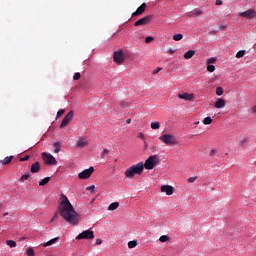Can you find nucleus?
<instances>
[{
	"label": "nucleus",
	"mask_w": 256,
	"mask_h": 256,
	"mask_svg": "<svg viewBox=\"0 0 256 256\" xmlns=\"http://www.w3.org/2000/svg\"><path fill=\"white\" fill-rule=\"evenodd\" d=\"M59 213L70 225H77L79 223V214H77L75 208H73V205L69 202V198L64 194H61Z\"/></svg>",
	"instance_id": "f257e3e1"
},
{
	"label": "nucleus",
	"mask_w": 256,
	"mask_h": 256,
	"mask_svg": "<svg viewBox=\"0 0 256 256\" xmlns=\"http://www.w3.org/2000/svg\"><path fill=\"white\" fill-rule=\"evenodd\" d=\"M143 171H144L143 162H139L135 165H132L125 171V177H127V179H133L135 175H142Z\"/></svg>",
	"instance_id": "f03ea898"
},
{
	"label": "nucleus",
	"mask_w": 256,
	"mask_h": 256,
	"mask_svg": "<svg viewBox=\"0 0 256 256\" xmlns=\"http://www.w3.org/2000/svg\"><path fill=\"white\" fill-rule=\"evenodd\" d=\"M159 165V157L157 155L150 156L145 163H143L144 169H155Z\"/></svg>",
	"instance_id": "7ed1b4c3"
},
{
	"label": "nucleus",
	"mask_w": 256,
	"mask_h": 256,
	"mask_svg": "<svg viewBox=\"0 0 256 256\" xmlns=\"http://www.w3.org/2000/svg\"><path fill=\"white\" fill-rule=\"evenodd\" d=\"M159 140L165 143V145H179V141H177V138L171 134H164L159 137Z\"/></svg>",
	"instance_id": "20e7f679"
},
{
	"label": "nucleus",
	"mask_w": 256,
	"mask_h": 256,
	"mask_svg": "<svg viewBox=\"0 0 256 256\" xmlns=\"http://www.w3.org/2000/svg\"><path fill=\"white\" fill-rule=\"evenodd\" d=\"M42 159L46 165H56L57 164V159H55L53 155H51L47 152L42 153Z\"/></svg>",
	"instance_id": "39448f33"
},
{
	"label": "nucleus",
	"mask_w": 256,
	"mask_h": 256,
	"mask_svg": "<svg viewBox=\"0 0 256 256\" xmlns=\"http://www.w3.org/2000/svg\"><path fill=\"white\" fill-rule=\"evenodd\" d=\"M76 239L78 241H80L81 239H95V234L93 232V230L91 229H88V230H85L83 231L82 233H80Z\"/></svg>",
	"instance_id": "423d86ee"
},
{
	"label": "nucleus",
	"mask_w": 256,
	"mask_h": 256,
	"mask_svg": "<svg viewBox=\"0 0 256 256\" xmlns=\"http://www.w3.org/2000/svg\"><path fill=\"white\" fill-rule=\"evenodd\" d=\"M153 19L152 15L145 16L143 18H140L138 21L134 23L135 27H141L143 25H149L151 23V20Z\"/></svg>",
	"instance_id": "0eeeda50"
},
{
	"label": "nucleus",
	"mask_w": 256,
	"mask_h": 256,
	"mask_svg": "<svg viewBox=\"0 0 256 256\" xmlns=\"http://www.w3.org/2000/svg\"><path fill=\"white\" fill-rule=\"evenodd\" d=\"M73 115V111H70L67 113V115H65L60 124V129H64V127H67V125H69L71 121H73Z\"/></svg>",
	"instance_id": "6e6552de"
},
{
	"label": "nucleus",
	"mask_w": 256,
	"mask_h": 256,
	"mask_svg": "<svg viewBox=\"0 0 256 256\" xmlns=\"http://www.w3.org/2000/svg\"><path fill=\"white\" fill-rule=\"evenodd\" d=\"M238 17H244L245 19H255L256 12L253 9H249L244 12H239Z\"/></svg>",
	"instance_id": "1a4fd4ad"
},
{
	"label": "nucleus",
	"mask_w": 256,
	"mask_h": 256,
	"mask_svg": "<svg viewBox=\"0 0 256 256\" xmlns=\"http://www.w3.org/2000/svg\"><path fill=\"white\" fill-rule=\"evenodd\" d=\"M95 171V168L90 167L88 169H85L84 171L80 172L78 174L79 179H89L91 175H93V172Z\"/></svg>",
	"instance_id": "9d476101"
},
{
	"label": "nucleus",
	"mask_w": 256,
	"mask_h": 256,
	"mask_svg": "<svg viewBox=\"0 0 256 256\" xmlns=\"http://www.w3.org/2000/svg\"><path fill=\"white\" fill-rule=\"evenodd\" d=\"M114 61L118 65H121V63L125 61V55L123 54V50H119L114 53Z\"/></svg>",
	"instance_id": "9b49d317"
},
{
	"label": "nucleus",
	"mask_w": 256,
	"mask_h": 256,
	"mask_svg": "<svg viewBox=\"0 0 256 256\" xmlns=\"http://www.w3.org/2000/svg\"><path fill=\"white\" fill-rule=\"evenodd\" d=\"M179 99H184V101H195V95L194 94H189V93H182L179 92L177 94Z\"/></svg>",
	"instance_id": "f8f14e48"
},
{
	"label": "nucleus",
	"mask_w": 256,
	"mask_h": 256,
	"mask_svg": "<svg viewBox=\"0 0 256 256\" xmlns=\"http://www.w3.org/2000/svg\"><path fill=\"white\" fill-rule=\"evenodd\" d=\"M145 9H147V4L142 3L141 6H139L136 11L132 13V17H137V15H143V13H145Z\"/></svg>",
	"instance_id": "ddd939ff"
},
{
	"label": "nucleus",
	"mask_w": 256,
	"mask_h": 256,
	"mask_svg": "<svg viewBox=\"0 0 256 256\" xmlns=\"http://www.w3.org/2000/svg\"><path fill=\"white\" fill-rule=\"evenodd\" d=\"M162 193H166V195H173V186L164 185L161 187Z\"/></svg>",
	"instance_id": "4468645a"
},
{
	"label": "nucleus",
	"mask_w": 256,
	"mask_h": 256,
	"mask_svg": "<svg viewBox=\"0 0 256 256\" xmlns=\"http://www.w3.org/2000/svg\"><path fill=\"white\" fill-rule=\"evenodd\" d=\"M41 171V164L39 162H35L31 165L30 173H39Z\"/></svg>",
	"instance_id": "2eb2a0df"
},
{
	"label": "nucleus",
	"mask_w": 256,
	"mask_h": 256,
	"mask_svg": "<svg viewBox=\"0 0 256 256\" xmlns=\"http://www.w3.org/2000/svg\"><path fill=\"white\" fill-rule=\"evenodd\" d=\"M214 107H215L216 109H223V107H225V100L222 99V98H219V99L215 102Z\"/></svg>",
	"instance_id": "dca6fc26"
},
{
	"label": "nucleus",
	"mask_w": 256,
	"mask_h": 256,
	"mask_svg": "<svg viewBox=\"0 0 256 256\" xmlns=\"http://www.w3.org/2000/svg\"><path fill=\"white\" fill-rule=\"evenodd\" d=\"M88 144L89 142L85 138H80L76 143L77 147H80V148L87 147Z\"/></svg>",
	"instance_id": "f3484780"
},
{
	"label": "nucleus",
	"mask_w": 256,
	"mask_h": 256,
	"mask_svg": "<svg viewBox=\"0 0 256 256\" xmlns=\"http://www.w3.org/2000/svg\"><path fill=\"white\" fill-rule=\"evenodd\" d=\"M59 241V237L53 238L49 240L48 242L43 244V247H50V245H53L54 243H57Z\"/></svg>",
	"instance_id": "a211bd4d"
},
{
	"label": "nucleus",
	"mask_w": 256,
	"mask_h": 256,
	"mask_svg": "<svg viewBox=\"0 0 256 256\" xmlns=\"http://www.w3.org/2000/svg\"><path fill=\"white\" fill-rule=\"evenodd\" d=\"M119 208V202H113L109 205L108 211H115Z\"/></svg>",
	"instance_id": "6ab92c4d"
},
{
	"label": "nucleus",
	"mask_w": 256,
	"mask_h": 256,
	"mask_svg": "<svg viewBox=\"0 0 256 256\" xmlns=\"http://www.w3.org/2000/svg\"><path fill=\"white\" fill-rule=\"evenodd\" d=\"M195 55V50H189L184 54V59H191Z\"/></svg>",
	"instance_id": "aec40b11"
},
{
	"label": "nucleus",
	"mask_w": 256,
	"mask_h": 256,
	"mask_svg": "<svg viewBox=\"0 0 256 256\" xmlns=\"http://www.w3.org/2000/svg\"><path fill=\"white\" fill-rule=\"evenodd\" d=\"M11 161H13V156H7L5 160H1L0 163H2V165H9Z\"/></svg>",
	"instance_id": "412c9836"
},
{
	"label": "nucleus",
	"mask_w": 256,
	"mask_h": 256,
	"mask_svg": "<svg viewBox=\"0 0 256 256\" xmlns=\"http://www.w3.org/2000/svg\"><path fill=\"white\" fill-rule=\"evenodd\" d=\"M49 181H51V177H45L39 182L40 187H45Z\"/></svg>",
	"instance_id": "4be33fe9"
},
{
	"label": "nucleus",
	"mask_w": 256,
	"mask_h": 256,
	"mask_svg": "<svg viewBox=\"0 0 256 256\" xmlns=\"http://www.w3.org/2000/svg\"><path fill=\"white\" fill-rule=\"evenodd\" d=\"M202 123L203 125H211V123H213V118H211L210 116H207L206 118L203 119Z\"/></svg>",
	"instance_id": "5701e85b"
},
{
	"label": "nucleus",
	"mask_w": 256,
	"mask_h": 256,
	"mask_svg": "<svg viewBox=\"0 0 256 256\" xmlns=\"http://www.w3.org/2000/svg\"><path fill=\"white\" fill-rule=\"evenodd\" d=\"M53 146L55 147L54 153H59V151H61V143L55 142Z\"/></svg>",
	"instance_id": "b1692460"
},
{
	"label": "nucleus",
	"mask_w": 256,
	"mask_h": 256,
	"mask_svg": "<svg viewBox=\"0 0 256 256\" xmlns=\"http://www.w3.org/2000/svg\"><path fill=\"white\" fill-rule=\"evenodd\" d=\"M128 247H129V249H135V247H137V241L132 240V241L128 242Z\"/></svg>",
	"instance_id": "393cba45"
},
{
	"label": "nucleus",
	"mask_w": 256,
	"mask_h": 256,
	"mask_svg": "<svg viewBox=\"0 0 256 256\" xmlns=\"http://www.w3.org/2000/svg\"><path fill=\"white\" fill-rule=\"evenodd\" d=\"M161 123L160 122H152L151 129H160Z\"/></svg>",
	"instance_id": "a878e982"
},
{
	"label": "nucleus",
	"mask_w": 256,
	"mask_h": 256,
	"mask_svg": "<svg viewBox=\"0 0 256 256\" xmlns=\"http://www.w3.org/2000/svg\"><path fill=\"white\" fill-rule=\"evenodd\" d=\"M181 39H183V34H181V33L175 34L173 36L174 41H181Z\"/></svg>",
	"instance_id": "bb28decb"
},
{
	"label": "nucleus",
	"mask_w": 256,
	"mask_h": 256,
	"mask_svg": "<svg viewBox=\"0 0 256 256\" xmlns=\"http://www.w3.org/2000/svg\"><path fill=\"white\" fill-rule=\"evenodd\" d=\"M192 17H199V15H203V12L200 10H195L192 14L190 13Z\"/></svg>",
	"instance_id": "cd10ccee"
},
{
	"label": "nucleus",
	"mask_w": 256,
	"mask_h": 256,
	"mask_svg": "<svg viewBox=\"0 0 256 256\" xmlns=\"http://www.w3.org/2000/svg\"><path fill=\"white\" fill-rule=\"evenodd\" d=\"M237 59H241V57H245V50H240L236 54Z\"/></svg>",
	"instance_id": "c85d7f7f"
},
{
	"label": "nucleus",
	"mask_w": 256,
	"mask_h": 256,
	"mask_svg": "<svg viewBox=\"0 0 256 256\" xmlns=\"http://www.w3.org/2000/svg\"><path fill=\"white\" fill-rule=\"evenodd\" d=\"M217 62V58L215 57H211L206 61L207 65H212V63H216Z\"/></svg>",
	"instance_id": "c756f323"
},
{
	"label": "nucleus",
	"mask_w": 256,
	"mask_h": 256,
	"mask_svg": "<svg viewBox=\"0 0 256 256\" xmlns=\"http://www.w3.org/2000/svg\"><path fill=\"white\" fill-rule=\"evenodd\" d=\"M159 241L161 243H166V241H169V236L167 235H162L160 238H159Z\"/></svg>",
	"instance_id": "7c9ffc66"
},
{
	"label": "nucleus",
	"mask_w": 256,
	"mask_h": 256,
	"mask_svg": "<svg viewBox=\"0 0 256 256\" xmlns=\"http://www.w3.org/2000/svg\"><path fill=\"white\" fill-rule=\"evenodd\" d=\"M6 243L9 245V247H17V242L14 240H7Z\"/></svg>",
	"instance_id": "2f4dec72"
},
{
	"label": "nucleus",
	"mask_w": 256,
	"mask_h": 256,
	"mask_svg": "<svg viewBox=\"0 0 256 256\" xmlns=\"http://www.w3.org/2000/svg\"><path fill=\"white\" fill-rule=\"evenodd\" d=\"M207 71L209 73H213L215 71V65H212V64H208L207 65Z\"/></svg>",
	"instance_id": "473e14b6"
},
{
	"label": "nucleus",
	"mask_w": 256,
	"mask_h": 256,
	"mask_svg": "<svg viewBox=\"0 0 256 256\" xmlns=\"http://www.w3.org/2000/svg\"><path fill=\"white\" fill-rule=\"evenodd\" d=\"M26 253H27V256H35V250H33L32 247L28 248Z\"/></svg>",
	"instance_id": "72a5a7b5"
},
{
	"label": "nucleus",
	"mask_w": 256,
	"mask_h": 256,
	"mask_svg": "<svg viewBox=\"0 0 256 256\" xmlns=\"http://www.w3.org/2000/svg\"><path fill=\"white\" fill-rule=\"evenodd\" d=\"M216 95H218L219 97H221V95H223V87L216 88Z\"/></svg>",
	"instance_id": "f704fd0d"
},
{
	"label": "nucleus",
	"mask_w": 256,
	"mask_h": 256,
	"mask_svg": "<svg viewBox=\"0 0 256 256\" xmlns=\"http://www.w3.org/2000/svg\"><path fill=\"white\" fill-rule=\"evenodd\" d=\"M87 191H90V193L93 195L95 194V185L88 186Z\"/></svg>",
	"instance_id": "c9c22d12"
},
{
	"label": "nucleus",
	"mask_w": 256,
	"mask_h": 256,
	"mask_svg": "<svg viewBox=\"0 0 256 256\" xmlns=\"http://www.w3.org/2000/svg\"><path fill=\"white\" fill-rule=\"evenodd\" d=\"M74 81H79L81 79V73L76 72L73 76Z\"/></svg>",
	"instance_id": "e433bc0d"
},
{
	"label": "nucleus",
	"mask_w": 256,
	"mask_h": 256,
	"mask_svg": "<svg viewBox=\"0 0 256 256\" xmlns=\"http://www.w3.org/2000/svg\"><path fill=\"white\" fill-rule=\"evenodd\" d=\"M152 41H155V38H153V36H147L145 38V43H152Z\"/></svg>",
	"instance_id": "4c0bfd02"
},
{
	"label": "nucleus",
	"mask_w": 256,
	"mask_h": 256,
	"mask_svg": "<svg viewBox=\"0 0 256 256\" xmlns=\"http://www.w3.org/2000/svg\"><path fill=\"white\" fill-rule=\"evenodd\" d=\"M29 177H30L29 174L22 175L20 178V182L23 183V181H27V179H29Z\"/></svg>",
	"instance_id": "58836bf2"
},
{
	"label": "nucleus",
	"mask_w": 256,
	"mask_h": 256,
	"mask_svg": "<svg viewBox=\"0 0 256 256\" xmlns=\"http://www.w3.org/2000/svg\"><path fill=\"white\" fill-rule=\"evenodd\" d=\"M62 115H65V110H59V111L57 112L56 117L59 118V117H62Z\"/></svg>",
	"instance_id": "ea45409f"
},
{
	"label": "nucleus",
	"mask_w": 256,
	"mask_h": 256,
	"mask_svg": "<svg viewBox=\"0 0 256 256\" xmlns=\"http://www.w3.org/2000/svg\"><path fill=\"white\" fill-rule=\"evenodd\" d=\"M105 155H109V149L105 148L101 153V157H105Z\"/></svg>",
	"instance_id": "a19ab883"
},
{
	"label": "nucleus",
	"mask_w": 256,
	"mask_h": 256,
	"mask_svg": "<svg viewBox=\"0 0 256 256\" xmlns=\"http://www.w3.org/2000/svg\"><path fill=\"white\" fill-rule=\"evenodd\" d=\"M195 181H197V176L190 177V178L188 179V183H195Z\"/></svg>",
	"instance_id": "79ce46f5"
},
{
	"label": "nucleus",
	"mask_w": 256,
	"mask_h": 256,
	"mask_svg": "<svg viewBox=\"0 0 256 256\" xmlns=\"http://www.w3.org/2000/svg\"><path fill=\"white\" fill-rule=\"evenodd\" d=\"M31 159V156L26 155L25 157L20 158V161H29Z\"/></svg>",
	"instance_id": "37998d69"
},
{
	"label": "nucleus",
	"mask_w": 256,
	"mask_h": 256,
	"mask_svg": "<svg viewBox=\"0 0 256 256\" xmlns=\"http://www.w3.org/2000/svg\"><path fill=\"white\" fill-rule=\"evenodd\" d=\"M163 68L158 67L156 70L153 71V75H157V73H159V71H162Z\"/></svg>",
	"instance_id": "c03bdc74"
},
{
	"label": "nucleus",
	"mask_w": 256,
	"mask_h": 256,
	"mask_svg": "<svg viewBox=\"0 0 256 256\" xmlns=\"http://www.w3.org/2000/svg\"><path fill=\"white\" fill-rule=\"evenodd\" d=\"M219 29H220V31H225V29H227V26L221 24V25L219 26Z\"/></svg>",
	"instance_id": "a18cd8bd"
},
{
	"label": "nucleus",
	"mask_w": 256,
	"mask_h": 256,
	"mask_svg": "<svg viewBox=\"0 0 256 256\" xmlns=\"http://www.w3.org/2000/svg\"><path fill=\"white\" fill-rule=\"evenodd\" d=\"M215 153H217V150H215V149H212L211 151H210V157H213V155H215Z\"/></svg>",
	"instance_id": "49530a36"
},
{
	"label": "nucleus",
	"mask_w": 256,
	"mask_h": 256,
	"mask_svg": "<svg viewBox=\"0 0 256 256\" xmlns=\"http://www.w3.org/2000/svg\"><path fill=\"white\" fill-rule=\"evenodd\" d=\"M59 218V214H54V216L52 217L51 221H56V219Z\"/></svg>",
	"instance_id": "de8ad7c7"
},
{
	"label": "nucleus",
	"mask_w": 256,
	"mask_h": 256,
	"mask_svg": "<svg viewBox=\"0 0 256 256\" xmlns=\"http://www.w3.org/2000/svg\"><path fill=\"white\" fill-rule=\"evenodd\" d=\"M103 243V240L101 238L96 239V245H101Z\"/></svg>",
	"instance_id": "09e8293b"
},
{
	"label": "nucleus",
	"mask_w": 256,
	"mask_h": 256,
	"mask_svg": "<svg viewBox=\"0 0 256 256\" xmlns=\"http://www.w3.org/2000/svg\"><path fill=\"white\" fill-rule=\"evenodd\" d=\"M138 137H139L140 139H145V134H143V132H140L139 135H138Z\"/></svg>",
	"instance_id": "8fccbe9b"
},
{
	"label": "nucleus",
	"mask_w": 256,
	"mask_h": 256,
	"mask_svg": "<svg viewBox=\"0 0 256 256\" xmlns=\"http://www.w3.org/2000/svg\"><path fill=\"white\" fill-rule=\"evenodd\" d=\"M215 5H223V1L222 0H216Z\"/></svg>",
	"instance_id": "3c124183"
},
{
	"label": "nucleus",
	"mask_w": 256,
	"mask_h": 256,
	"mask_svg": "<svg viewBox=\"0 0 256 256\" xmlns=\"http://www.w3.org/2000/svg\"><path fill=\"white\" fill-rule=\"evenodd\" d=\"M120 105H121V107H122L123 109H125V107H127V103H126V102H121Z\"/></svg>",
	"instance_id": "603ef678"
},
{
	"label": "nucleus",
	"mask_w": 256,
	"mask_h": 256,
	"mask_svg": "<svg viewBox=\"0 0 256 256\" xmlns=\"http://www.w3.org/2000/svg\"><path fill=\"white\" fill-rule=\"evenodd\" d=\"M168 53H171V54L173 55V53H175V50H173V49L170 48V49L168 50Z\"/></svg>",
	"instance_id": "864d4df0"
},
{
	"label": "nucleus",
	"mask_w": 256,
	"mask_h": 256,
	"mask_svg": "<svg viewBox=\"0 0 256 256\" xmlns=\"http://www.w3.org/2000/svg\"><path fill=\"white\" fill-rule=\"evenodd\" d=\"M252 113H256V105L252 107Z\"/></svg>",
	"instance_id": "5fc2aeb1"
},
{
	"label": "nucleus",
	"mask_w": 256,
	"mask_h": 256,
	"mask_svg": "<svg viewBox=\"0 0 256 256\" xmlns=\"http://www.w3.org/2000/svg\"><path fill=\"white\" fill-rule=\"evenodd\" d=\"M247 141L246 138H244L242 141H241V145H243V143H245Z\"/></svg>",
	"instance_id": "6e6d98bb"
},
{
	"label": "nucleus",
	"mask_w": 256,
	"mask_h": 256,
	"mask_svg": "<svg viewBox=\"0 0 256 256\" xmlns=\"http://www.w3.org/2000/svg\"><path fill=\"white\" fill-rule=\"evenodd\" d=\"M215 33H217V31H211L210 35H215Z\"/></svg>",
	"instance_id": "4d7b16f0"
},
{
	"label": "nucleus",
	"mask_w": 256,
	"mask_h": 256,
	"mask_svg": "<svg viewBox=\"0 0 256 256\" xmlns=\"http://www.w3.org/2000/svg\"><path fill=\"white\" fill-rule=\"evenodd\" d=\"M126 123H131V119H127V120H126Z\"/></svg>",
	"instance_id": "13d9d810"
},
{
	"label": "nucleus",
	"mask_w": 256,
	"mask_h": 256,
	"mask_svg": "<svg viewBox=\"0 0 256 256\" xmlns=\"http://www.w3.org/2000/svg\"><path fill=\"white\" fill-rule=\"evenodd\" d=\"M7 215H9V213H8V212H5V213H4V217H7Z\"/></svg>",
	"instance_id": "bf43d9fd"
},
{
	"label": "nucleus",
	"mask_w": 256,
	"mask_h": 256,
	"mask_svg": "<svg viewBox=\"0 0 256 256\" xmlns=\"http://www.w3.org/2000/svg\"><path fill=\"white\" fill-rule=\"evenodd\" d=\"M195 125H199V122H195Z\"/></svg>",
	"instance_id": "052dcab7"
}]
</instances>
